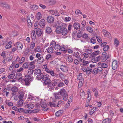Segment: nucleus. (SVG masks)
<instances>
[{
  "instance_id": "obj_1",
  "label": "nucleus",
  "mask_w": 123,
  "mask_h": 123,
  "mask_svg": "<svg viewBox=\"0 0 123 123\" xmlns=\"http://www.w3.org/2000/svg\"><path fill=\"white\" fill-rule=\"evenodd\" d=\"M60 95L63 97V99L65 101L68 100V95L67 92L64 89H61L59 91Z\"/></svg>"
},
{
  "instance_id": "obj_2",
  "label": "nucleus",
  "mask_w": 123,
  "mask_h": 123,
  "mask_svg": "<svg viewBox=\"0 0 123 123\" xmlns=\"http://www.w3.org/2000/svg\"><path fill=\"white\" fill-rule=\"evenodd\" d=\"M49 75L48 74L43 75L42 80L44 81V82L45 84H48L50 82Z\"/></svg>"
},
{
  "instance_id": "obj_3",
  "label": "nucleus",
  "mask_w": 123,
  "mask_h": 123,
  "mask_svg": "<svg viewBox=\"0 0 123 123\" xmlns=\"http://www.w3.org/2000/svg\"><path fill=\"white\" fill-rule=\"evenodd\" d=\"M66 26V25L65 23H62L60 26H57L56 27V32L57 34H59L61 33V31L63 28H64V26Z\"/></svg>"
},
{
  "instance_id": "obj_4",
  "label": "nucleus",
  "mask_w": 123,
  "mask_h": 123,
  "mask_svg": "<svg viewBox=\"0 0 123 123\" xmlns=\"http://www.w3.org/2000/svg\"><path fill=\"white\" fill-rule=\"evenodd\" d=\"M25 82V84L26 85L28 86L30 84V81H32V80L31 79L30 76L29 75H26L25 77V78L23 80Z\"/></svg>"
},
{
  "instance_id": "obj_5",
  "label": "nucleus",
  "mask_w": 123,
  "mask_h": 123,
  "mask_svg": "<svg viewBox=\"0 0 123 123\" xmlns=\"http://www.w3.org/2000/svg\"><path fill=\"white\" fill-rule=\"evenodd\" d=\"M54 48L55 50H60L63 51H64L65 50V49L64 45L61 47L59 44H57L55 45Z\"/></svg>"
},
{
  "instance_id": "obj_6",
  "label": "nucleus",
  "mask_w": 123,
  "mask_h": 123,
  "mask_svg": "<svg viewBox=\"0 0 123 123\" xmlns=\"http://www.w3.org/2000/svg\"><path fill=\"white\" fill-rule=\"evenodd\" d=\"M40 105L43 108L42 110L43 111H45L49 109V108L47 107V105L45 103L41 102V103Z\"/></svg>"
},
{
  "instance_id": "obj_7",
  "label": "nucleus",
  "mask_w": 123,
  "mask_h": 123,
  "mask_svg": "<svg viewBox=\"0 0 123 123\" xmlns=\"http://www.w3.org/2000/svg\"><path fill=\"white\" fill-rule=\"evenodd\" d=\"M60 67L61 70L63 72H66L68 71V68L67 66L62 65Z\"/></svg>"
},
{
  "instance_id": "obj_8",
  "label": "nucleus",
  "mask_w": 123,
  "mask_h": 123,
  "mask_svg": "<svg viewBox=\"0 0 123 123\" xmlns=\"http://www.w3.org/2000/svg\"><path fill=\"white\" fill-rule=\"evenodd\" d=\"M54 20V18L51 16H49L47 18V20L48 22L50 23H52Z\"/></svg>"
},
{
  "instance_id": "obj_9",
  "label": "nucleus",
  "mask_w": 123,
  "mask_h": 123,
  "mask_svg": "<svg viewBox=\"0 0 123 123\" xmlns=\"http://www.w3.org/2000/svg\"><path fill=\"white\" fill-rule=\"evenodd\" d=\"M118 66L117 62L116 60H114L112 63V68L113 69H116Z\"/></svg>"
},
{
  "instance_id": "obj_10",
  "label": "nucleus",
  "mask_w": 123,
  "mask_h": 123,
  "mask_svg": "<svg viewBox=\"0 0 123 123\" xmlns=\"http://www.w3.org/2000/svg\"><path fill=\"white\" fill-rule=\"evenodd\" d=\"M36 60H35L32 62H31L30 63H28V69H33L34 68V65L32 64V63L33 62H36Z\"/></svg>"
},
{
  "instance_id": "obj_11",
  "label": "nucleus",
  "mask_w": 123,
  "mask_h": 123,
  "mask_svg": "<svg viewBox=\"0 0 123 123\" xmlns=\"http://www.w3.org/2000/svg\"><path fill=\"white\" fill-rule=\"evenodd\" d=\"M39 23V25L41 27L43 28L45 25L46 22L45 20L44 19H42L40 21Z\"/></svg>"
},
{
  "instance_id": "obj_12",
  "label": "nucleus",
  "mask_w": 123,
  "mask_h": 123,
  "mask_svg": "<svg viewBox=\"0 0 123 123\" xmlns=\"http://www.w3.org/2000/svg\"><path fill=\"white\" fill-rule=\"evenodd\" d=\"M66 26H64L62 31V34L63 35L65 36L67 35L68 32L67 29L65 28Z\"/></svg>"
},
{
  "instance_id": "obj_13",
  "label": "nucleus",
  "mask_w": 123,
  "mask_h": 123,
  "mask_svg": "<svg viewBox=\"0 0 123 123\" xmlns=\"http://www.w3.org/2000/svg\"><path fill=\"white\" fill-rule=\"evenodd\" d=\"M73 26L74 28L76 30L80 29V27L79 24L77 22L74 23L73 24Z\"/></svg>"
},
{
  "instance_id": "obj_14",
  "label": "nucleus",
  "mask_w": 123,
  "mask_h": 123,
  "mask_svg": "<svg viewBox=\"0 0 123 123\" xmlns=\"http://www.w3.org/2000/svg\"><path fill=\"white\" fill-rule=\"evenodd\" d=\"M43 31L41 29L38 28L36 30V34L39 37L41 35Z\"/></svg>"
},
{
  "instance_id": "obj_15",
  "label": "nucleus",
  "mask_w": 123,
  "mask_h": 123,
  "mask_svg": "<svg viewBox=\"0 0 123 123\" xmlns=\"http://www.w3.org/2000/svg\"><path fill=\"white\" fill-rule=\"evenodd\" d=\"M16 45L17 46V49L19 50H22L23 47V45L22 43L17 42Z\"/></svg>"
},
{
  "instance_id": "obj_16",
  "label": "nucleus",
  "mask_w": 123,
  "mask_h": 123,
  "mask_svg": "<svg viewBox=\"0 0 123 123\" xmlns=\"http://www.w3.org/2000/svg\"><path fill=\"white\" fill-rule=\"evenodd\" d=\"M49 12L52 14L53 15L55 16H59V13L55 11L50 10H49Z\"/></svg>"
},
{
  "instance_id": "obj_17",
  "label": "nucleus",
  "mask_w": 123,
  "mask_h": 123,
  "mask_svg": "<svg viewBox=\"0 0 123 123\" xmlns=\"http://www.w3.org/2000/svg\"><path fill=\"white\" fill-rule=\"evenodd\" d=\"M99 51L98 50L93 52L91 54V57H95L99 54Z\"/></svg>"
},
{
  "instance_id": "obj_18",
  "label": "nucleus",
  "mask_w": 123,
  "mask_h": 123,
  "mask_svg": "<svg viewBox=\"0 0 123 123\" xmlns=\"http://www.w3.org/2000/svg\"><path fill=\"white\" fill-rule=\"evenodd\" d=\"M9 75L7 76V77L9 79H13L15 76V73L13 72H10L9 73Z\"/></svg>"
},
{
  "instance_id": "obj_19",
  "label": "nucleus",
  "mask_w": 123,
  "mask_h": 123,
  "mask_svg": "<svg viewBox=\"0 0 123 123\" xmlns=\"http://www.w3.org/2000/svg\"><path fill=\"white\" fill-rule=\"evenodd\" d=\"M92 59V61L93 63H95L97 62L98 60V58H100V56H98V57H94Z\"/></svg>"
},
{
  "instance_id": "obj_20",
  "label": "nucleus",
  "mask_w": 123,
  "mask_h": 123,
  "mask_svg": "<svg viewBox=\"0 0 123 123\" xmlns=\"http://www.w3.org/2000/svg\"><path fill=\"white\" fill-rule=\"evenodd\" d=\"M59 79H54L53 80V82L52 84V86L53 87H55V86H56L57 83V82H59Z\"/></svg>"
},
{
  "instance_id": "obj_21",
  "label": "nucleus",
  "mask_w": 123,
  "mask_h": 123,
  "mask_svg": "<svg viewBox=\"0 0 123 123\" xmlns=\"http://www.w3.org/2000/svg\"><path fill=\"white\" fill-rule=\"evenodd\" d=\"M23 100L22 99H20L18 101L17 105L18 106H21L22 105Z\"/></svg>"
},
{
  "instance_id": "obj_22",
  "label": "nucleus",
  "mask_w": 123,
  "mask_h": 123,
  "mask_svg": "<svg viewBox=\"0 0 123 123\" xmlns=\"http://www.w3.org/2000/svg\"><path fill=\"white\" fill-rule=\"evenodd\" d=\"M98 109L96 107H94L91 109L89 113L91 115L95 111H97Z\"/></svg>"
},
{
  "instance_id": "obj_23",
  "label": "nucleus",
  "mask_w": 123,
  "mask_h": 123,
  "mask_svg": "<svg viewBox=\"0 0 123 123\" xmlns=\"http://www.w3.org/2000/svg\"><path fill=\"white\" fill-rule=\"evenodd\" d=\"M47 52L49 53H52L53 52L54 49L53 48L51 47L48 48V49H46Z\"/></svg>"
},
{
  "instance_id": "obj_24",
  "label": "nucleus",
  "mask_w": 123,
  "mask_h": 123,
  "mask_svg": "<svg viewBox=\"0 0 123 123\" xmlns=\"http://www.w3.org/2000/svg\"><path fill=\"white\" fill-rule=\"evenodd\" d=\"M41 70L39 69H37L34 70V74L35 75L39 74L41 73Z\"/></svg>"
},
{
  "instance_id": "obj_25",
  "label": "nucleus",
  "mask_w": 123,
  "mask_h": 123,
  "mask_svg": "<svg viewBox=\"0 0 123 123\" xmlns=\"http://www.w3.org/2000/svg\"><path fill=\"white\" fill-rule=\"evenodd\" d=\"M36 17L37 19L38 20L40 19L42 17V16L41 13L40 12H38L36 14Z\"/></svg>"
},
{
  "instance_id": "obj_26",
  "label": "nucleus",
  "mask_w": 123,
  "mask_h": 123,
  "mask_svg": "<svg viewBox=\"0 0 123 123\" xmlns=\"http://www.w3.org/2000/svg\"><path fill=\"white\" fill-rule=\"evenodd\" d=\"M43 74L41 73L38 74L36 76V78L37 80H40L42 78V79L43 77Z\"/></svg>"
},
{
  "instance_id": "obj_27",
  "label": "nucleus",
  "mask_w": 123,
  "mask_h": 123,
  "mask_svg": "<svg viewBox=\"0 0 123 123\" xmlns=\"http://www.w3.org/2000/svg\"><path fill=\"white\" fill-rule=\"evenodd\" d=\"M27 107L30 109L33 108L34 107V105L32 103H29L27 105Z\"/></svg>"
},
{
  "instance_id": "obj_28",
  "label": "nucleus",
  "mask_w": 123,
  "mask_h": 123,
  "mask_svg": "<svg viewBox=\"0 0 123 123\" xmlns=\"http://www.w3.org/2000/svg\"><path fill=\"white\" fill-rule=\"evenodd\" d=\"M34 51L35 52H41L42 51V50L40 46H37L35 49Z\"/></svg>"
},
{
  "instance_id": "obj_29",
  "label": "nucleus",
  "mask_w": 123,
  "mask_h": 123,
  "mask_svg": "<svg viewBox=\"0 0 123 123\" xmlns=\"http://www.w3.org/2000/svg\"><path fill=\"white\" fill-rule=\"evenodd\" d=\"M18 90V88L16 86H14L12 87L11 90L14 92H16Z\"/></svg>"
},
{
  "instance_id": "obj_30",
  "label": "nucleus",
  "mask_w": 123,
  "mask_h": 123,
  "mask_svg": "<svg viewBox=\"0 0 123 123\" xmlns=\"http://www.w3.org/2000/svg\"><path fill=\"white\" fill-rule=\"evenodd\" d=\"M59 76L61 79H64L65 77V75L62 72H60L59 74Z\"/></svg>"
},
{
  "instance_id": "obj_31",
  "label": "nucleus",
  "mask_w": 123,
  "mask_h": 123,
  "mask_svg": "<svg viewBox=\"0 0 123 123\" xmlns=\"http://www.w3.org/2000/svg\"><path fill=\"white\" fill-rule=\"evenodd\" d=\"M27 21L28 23V26L29 27H31L32 23L30 19V18H27Z\"/></svg>"
},
{
  "instance_id": "obj_32",
  "label": "nucleus",
  "mask_w": 123,
  "mask_h": 123,
  "mask_svg": "<svg viewBox=\"0 0 123 123\" xmlns=\"http://www.w3.org/2000/svg\"><path fill=\"white\" fill-rule=\"evenodd\" d=\"M37 61H39V63H42L44 62V58L43 57H41L38 58Z\"/></svg>"
},
{
  "instance_id": "obj_33",
  "label": "nucleus",
  "mask_w": 123,
  "mask_h": 123,
  "mask_svg": "<svg viewBox=\"0 0 123 123\" xmlns=\"http://www.w3.org/2000/svg\"><path fill=\"white\" fill-rule=\"evenodd\" d=\"M12 43L11 42H9L8 44L6 45L5 47V48L6 49H10L12 47Z\"/></svg>"
},
{
  "instance_id": "obj_34",
  "label": "nucleus",
  "mask_w": 123,
  "mask_h": 123,
  "mask_svg": "<svg viewBox=\"0 0 123 123\" xmlns=\"http://www.w3.org/2000/svg\"><path fill=\"white\" fill-rule=\"evenodd\" d=\"M55 97L56 99H60L61 98V97L58 93H56L54 94Z\"/></svg>"
},
{
  "instance_id": "obj_35",
  "label": "nucleus",
  "mask_w": 123,
  "mask_h": 123,
  "mask_svg": "<svg viewBox=\"0 0 123 123\" xmlns=\"http://www.w3.org/2000/svg\"><path fill=\"white\" fill-rule=\"evenodd\" d=\"M46 31L47 33H50L52 32L51 28L49 27H47L46 30Z\"/></svg>"
},
{
  "instance_id": "obj_36",
  "label": "nucleus",
  "mask_w": 123,
  "mask_h": 123,
  "mask_svg": "<svg viewBox=\"0 0 123 123\" xmlns=\"http://www.w3.org/2000/svg\"><path fill=\"white\" fill-rule=\"evenodd\" d=\"M114 44L115 46L116 47H118L119 45V41L117 39L115 38L114 39Z\"/></svg>"
},
{
  "instance_id": "obj_37",
  "label": "nucleus",
  "mask_w": 123,
  "mask_h": 123,
  "mask_svg": "<svg viewBox=\"0 0 123 123\" xmlns=\"http://www.w3.org/2000/svg\"><path fill=\"white\" fill-rule=\"evenodd\" d=\"M85 51V52L87 53L88 54H91L92 53V50L91 49H86Z\"/></svg>"
},
{
  "instance_id": "obj_38",
  "label": "nucleus",
  "mask_w": 123,
  "mask_h": 123,
  "mask_svg": "<svg viewBox=\"0 0 123 123\" xmlns=\"http://www.w3.org/2000/svg\"><path fill=\"white\" fill-rule=\"evenodd\" d=\"M49 105L51 107H58L59 106L56 105L55 103L53 102H50L49 103Z\"/></svg>"
},
{
  "instance_id": "obj_39",
  "label": "nucleus",
  "mask_w": 123,
  "mask_h": 123,
  "mask_svg": "<svg viewBox=\"0 0 123 123\" xmlns=\"http://www.w3.org/2000/svg\"><path fill=\"white\" fill-rule=\"evenodd\" d=\"M87 31L90 33H92L93 32V30L90 27L88 26L86 27Z\"/></svg>"
},
{
  "instance_id": "obj_40",
  "label": "nucleus",
  "mask_w": 123,
  "mask_h": 123,
  "mask_svg": "<svg viewBox=\"0 0 123 123\" xmlns=\"http://www.w3.org/2000/svg\"><path fill=\"white\" fill-rule=\"evenodd\" d=\"M91 42L92 43H95L96 41V39L94 37H92L91 39Z\"/></svg>"
},
{
  "instance_id": "obj_41",
  "label": "nucleus",
  "mask_w": 123,
  "mask_h": 123,
  "mask_svg": "<svg viewBox=\"0 0 123 123\" xmlns=\"http://www.w3.org/2000/svg\"><path fill=\"white\" fill-rule=\"evenodd\" d=\"M92 69H90L88 68V70H86V73L87 75H88L91 74L92 71Z\"/></svg>"
},
{
  "instance_id": "obj_42",
  "label": "nucleus",
  "mask_w": 123,
  "mask_h": 123,
  "mask_svg": "<svg viewBox=\"0 0 123 123\" xmlns=\"http://www.w3.org/2000/svg\"><path fill=\"white\" fill-rule=\"evenodd\" d=\"M77 79L78 80H83V79L82 78V74L80 73L79 74Z\"/></svg>"
},
{
  "instance_id": "obj_43",
  "label": "nucleus",
  "mask_w": 123,
  "mask_h": 123,
  "mask_svg": "<svg viewBox=\"0 0 123 123\" xmlns=\"http://www.w3.org/2000/svg\"><path fill=\"white\" fill-rule=\"evenodd\" d=\"M96 38L97 41L100 43H102V40L101 39L100 37L98 36H97Z\"/></svg>"
},
{
  "instance_id": "obj_44",
  "label": "nucleus",
  "mask_w": 123,
  "mask_h": 123,
  "mask_svg": "<svg viewBox=\"0 0 123 123\" xmlns=\"http://www.w3.org/2000/svg\"><path fill=\"white\" fill-rule=\"evenodd\" d=\"M35 46V43L33 42H32L31 43V44L30 45V48L31 49H33Z\"/></svg>"
},
{
  "instance_id": "obj_45",
  "label": "nucleus",
  "mask_w": 123,
  "mask_h": 123,
  "mask_svg": "<svg viewBox=\"0 0 123 123\" xmlns=\"http://www.w3.org/2000/svg\"><path fill=\"white\" fill-rule=\"evenodd\" d=\"M65 85L62 82H59V83L58 84V86L60 87H62L64 86Z\"/></svg>"
},
{
  "instance_id": "obj_46",
  "label": "nucleus",
  "mask_w": 123,
  "mask_h": 123,
  "mask_svg": "<svg viewBox=\"0 0 123 123\" xmlns=\"http://www.w3.org/2000/svg\"><path fill=\"white\" fill-rule=\"evenodd\" d=\"M38 8V6L36 5H34L32 6V7L31 8L33 10H36Z\"/></svg>"
},
{
  "instance_id": "obj_47",
  "label": "nucleus",
  "mask_w": 123,
  "mask_h": 123,
  "mask_svg": "<svg viewBox=\"0 0 123 123\" xmlns=\"http://www.w3.org/2000/svg\"><path fill=\"white\" fill-rule=\"evenodd\" d=\"M28 63H24L23 65V67L24 68L28 69Z\"/></svg>"
},
{
  "instance_id": "obj_48",
  "label": "nucleus",
  "mask_w": 123,
  "mask_h": 123,
  "mask_svg": "<svg viewBox=\"0 0 123 123\" xmlns=\"http://www.w3.org/2000/svg\"><path fill=\"white\" fill-rule=\"evenodd\" d=\"M73 56L75 57L76 58H78L79 57L80 55L79 53L78 52H77L73 55Z\"/></svg>"
},
{
  "instance_id": "obj_49",
  "label": "nucleus",
  "mask_w": 123,
  "mask_h": 123,
  "mask_svg": "<svg viewBox=\"0 0 123 123\" xmlns=\"http://www.w3.org/2000/svg\"><path fill=\"white\" fill-rule=\"evenodd\" d=\"M39 24L38 21H36L35 22L34 26L35 29H37L38 28Z\"/></svg>"
},
{
  "instance_id": "obj_50",
  "label": "nucleus",
  "mask_w": 123,
  "mask_h": 123,
  "mask_svg": "<svg viewBox=\"0 0 123 123\" xmlns=\"http://www.w3.org/2000/svg\"><path fill=\"white\" fill-rule=\"evenodd\" d=\"M33 72L34 71L32 69H28L27 72V74L29 75L31 74H33Z\"/></svg>"
},
{
  "instance_id": "obj_51",
  "label": "nucleus",
  "mask_w": 123,
  "mask_h": 123,
  "mask_svg": "<svg viewBox=\"0 0 123 123\" xmlns=\"http://www.w3.org/2000/svg\"><path fill=\"white\" fill-rule=\"evenodd\" d=\"M31 37L33 40H34L35 39V34L34 31H32L31 33Z\"/></svg>"
},
{
  "instance_id": "obj_52",
  "label": "nucleus",
  "mask_w": 123,
  "mask_h": 123,
  "mask_svg": "<svg viewBox=\"0 0 123 123\" xmlns=\"http://www.w3.org/2000/svg\"><path fill=\"white\" fill-rule=\"evenodd\" d=\"M83 38L87 39L88 38V35L86 34H84L83 35Z\"/></svg>"
},
{
  "instance_id": "obj_53",
  "label": "nucleus",
  "mask_w": 123,
  "mask_h": 123,
  "mask_svg": "<svg viewBox=\"0 0 123 123\" xmlns=\"http://www.w3.org/2000/svg\"><path fill=\"white\" fill-rule=\"evenodd\" d=\"M51 54H47L46 56V59L47 60H49L50 58H51Z\"/></svg>"
},
{
  "instance_id": "obj_54",
  "label": "nucleus",
  "mask_w": 123,
  "mask_h": 123,
  "mask_svg": "<svg viewBox=\"0 0 123 123\" xmlns=\"http://www.w3.org/2000/svg\"><path fill=\"white\" fill-rule=\"evenodd\" d=\"M75 13L76 14H80L81 15H82L81 12L79 9H77L75 11Z\"/></svg>"
},
{
  "instance_id": "obj_55",
  "label": "nucleus",
  "mask_w": 123,
  "mask_h": 123,
  "mask_svg": "<svg viewBox=\"0 0 123 123\" xmlns=\"http://www.w3.org/2000/svg\"><path fill=\"white\" fill-rule=\"evenodd\" d=\"M80 96H81L84 95L85 93L84 92L83 89H81V90L80 92Z\"/></svg>"
},
{
  "instance_id": "obj_56",
  "label": "nucleus",
  "mask_w": 123,
  "mask_h": 123,
  "mask_svg": "<svg viewBox=\"0 0 123 123\" xmlns=\"http://www.w3.org/2000/svg\"><path fill=\"white\" fill-rule=\"evenodd\" d=\"M95 66L94 65L90 64L89 67L87 68H88L90 69H92L95 67Z\"/></svg>"
},
{
  "instance_id": "obj_57",
  "label": "nucleus",
  "mask_w": 123,
  "mask_h": 123,
  "mask_svg": "<svg viewBox=\"0 0 123 123\" xmlns=\"http://www.w3.org/2000/svg\"><path fill=\"white\" fill-rule=\"evenodd\" d=\"M63 101H58L57 105H56L58 106H59L60 105H63Z\"/></svg>"
},
{
  "instance_id": "obj_58",
  "label": "nucleus",
  "mask_w": 123,
  "mask_h": 123,
  "mask_svg": "<svg viewBox=\"0 0 123 123\" xmlns=\"http://www.w3.org/2000/svg\"><path fill=\"white\" fill-rule=\"evenodd\" d=\"M101 66L103 68H107L108 66L107 64H106L105 63H103L101 64Z\"/></svg>"
},
{
  "instance_id": "obj_59",
  "label": "nucleus",
  "mask_w": 123,
  "mask_h": 123,
  "mask_svg": "<svg viewBox=\"0 0 123 123\" xmlns=\"http://www.w3.org/2000/svg\"><path fill=\"white\" fill-rule=\"evenodd\" d=\"M70 103V101H68V103H67L66 104V105H65V108H68L70 106L69 104Z\"/></svg>"
},
{
  "instance_id": "obj_60",
  "label": "nucleus",
  "mask_w": 123,
  "mask_h": 123,
  "mask_svg": "<svg viewBox=\"0 0 123 123\" xmlns=\"http://www.w3.org/2000/svg\"><path fill=\"white\" fill-rule=\"evenodd\" d=\"M56 43L54 41H52L51 43L50 44L51 45V46L54 47L55 46L56 44Z\"/></svg>"
},
{
  "instance_id": "obj_61",
  "label": "nucleus",
  "mask_w": 123,
  "mask_h": 123,
  "mask_svg": "<svg viewBox=\"0 0 123 123\" xmlns=\"http://www.w3.org/2000/svg\"><path fill=\"white\" fill-rule=\"evenodd\" d=\"M12 34L13 36H15L18 35V33L17 31H15L12 32Z\"/></svg>"
},
{
  "instance_id": "obj_62",
  "label": "nucleus",
  "mask_w": 123,
  "mask_h": 123,
  "mask_svg": "<svg viewBox=\"0 0 123 123\" xmlns=\"http://www.w3.org/2000/svg\"><path fill=\"white\" fill-rule=\"evenodd\" d=\"M0 55L1 56H3V58H5L6 56V52L5 51H3L2 53Z\"/></svg>"
},
{
  "instance_id": "obj_63",
  "label": "nucleus",
  "mask_w": 123,
  "mask_h": 123,
  "mask_svg": "<svg viewBox=\"0 0 123 123\" xmlns=\"http://www.w3.org/2000/svg\"><path fill=\"white\" fill-rule=\"evenodd\" d=\"M103 57H104L103 58V61H105L108 59V55H103Z\"/></svg>"
},
{
  "instance_id": "obj_64",
  "label": "nucleus",
  "mask_w": 123,
  "mask_h": 123,
  "mask_svg": "<svg viewBox=\"0 0 123 123\" xmlns=\"http://www.w3.org/2000/svg\"><path fill=\"white\" fill-rule=\"evenodd\" d=\"M24 94L23 93H21L18 96V98L20 99H22L23 98Z\"/></svg>"
}]
</instances>
